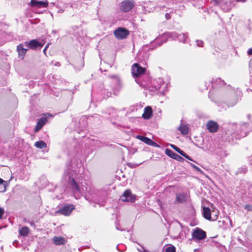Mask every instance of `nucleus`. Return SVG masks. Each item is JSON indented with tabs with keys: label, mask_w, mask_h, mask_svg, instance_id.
I'll use <instances>...</instances> for the list:
<instances>
[{
	"label": "nucleus",
	"mask_w": 252,
	"mask_h": 252,
	"mask_svg": "<svg viewBox=\"0 0 252 252\" xmlns=\"http://www.w3.org/2000/svg\"><path fill=\"white\" fill-rule=\"evenodd\" d=\"M81 165L79 159L73 158L66 163L63 174L64 180L69 184L70 189L76 199L84 195L87 190V187L83 185L82 182H80L81 180L77 173Z\"/></svg>",
	"instance_id": "obj_1"
},
{
	"label": "nucleus",
	"mask_w": 252,
	"mask_h": 252,
	"mask_svg": "<svg viewBox=\"0 0 252 252\" xmlns=\"http://www.w3.org/2000/svg\"><path fill=\"white\" fill-rule=\"evenodd\" d=\"M165 35L168 38H171L173 40H178L179 42L185 43L186 39L188 37L187 33H182L179 34L176 32H167Z\"/></svg>",
	"instance_id": "obj_2"
},
{
	"label": "nucleus",
	"mask_w": 252,
	"mask_h": 252,
	"mask_svg": "<svg viewBox=\"0 0 252 252\" xmlns=\"http://www.w3.org/2000/svg\"><path fill=\"white\" fill-rule=\"evenodd\" d=\"M134 0H125L121 3L120 10L123 12H127L131 10L135 5Z\"/></svg>",
	"instance_id": "obj_3"
},
{
	"label": "nucleus",
	"mask_w": 252,
	"mask_h": 252,
	"mask_svg": "<svg viewBox=\"0 0 252 252\" xmlns=\"http://www.w3.org/2000/svg\"><path fill=\"white\" fill-rule=\"evenodd\" d=\"M114 34L117 39H123L126 38L129 35V32L126 29L121 27L116 29L114 31Z\"/></svg>",
	"instance_id": "obj_4"
},
{
	"label": "nucleus",
	"mask_w": 252,
	"mask_h": 252,
	"mask_svg": "<svg viewBox=\"0 0 252 252\" xmlns=\"http://www.w3.org/2000/svg\"><path fill=\"white\" fill-rule=\"evenodd\" d=\"M120 199L123 202H133L135 200V196L132 194L130 190L127 189L124 191Z\"/></svg>",
	"instance_id": "obj_5"
},
{
	"label": "nucleus",
	"mask_w": 252,
	"mask_h": 252,
	"mask_svg": "<svg viewBox=\"0 0 252 252\" xmlns=\"http://www.w3.org/2000/svg\"><path fill=\"white\" fill-rule=\"evenodd\" d=\"M75 209L72 204H65L60 209L57 211L56 213H59L64 216H68Z\"/></svg>",
	"instance_id": "obj_6"
},
{
	"label": "nucleus",
	"mask_w": 252,
	"mask_h": 252,
	"mask_svg": "<svg viewBox=\"0 0 252 252\" xmlns=\"http://www.w3.org/2000/svg\"><path fill=\"white\" fill-rule=\"evenodd\" d=\"M145 72V68L140 66L138 63L133 64L132 67V73L134 77H138Z\"/></svg>",
	"instance_id": "obj_7"
},
{
	"label": "nucleus",
	"mask_w": 252,
	"mask_h": 252,
	"mask_svg": "<svg viewBox=\"0 0 252 252\" xmlns=\"http://www.w3.org/2000/svg\"><path fill=\"white\" fill-rule=\"evenodd\" d=\"M192 235L193 238L197 240H203L206 237V232L199 228H196Z\"/></svg>",
	"instance_id": "obj_8"
},
{
	"label": "nucleus",
	"mask_w": 252,
	"mask_h": 252,
	"mask_svg": "<svg viewBox=\"0 0 252 252\" xmlns=\"http://www.w3.org/2000/svg\"><path fill=\"white\" fill-rule=\"evenodd\" d=\"M24 44L25 47L31 49H35L39 47H41L43 46V44H41L36 39H32L29 42H25Z\"/></svg>",
	"instance_id": "obj_9"
},
{
	"label": "nucleus",
	"mask_w": 252,
	"mask_h": 252,
	"mask_svg": "<svg viewBox=\"0 0 252 252\" xmlns=\"http://www.w3.org/2000/svg\"><path fill=\"white\" fill-rule=\"evenodd\" d=\"M206 126H207V129L210 132H212V133L217 132L219 129L218 124L216 122H215L213 121H208L206 124Z\"/></svg>",
	"instance_id": "obj_10"
},
{
	"label": "nucleus",
	"mask_w": 252,
	"mask_h": 252,
	"mask_svg": "<svg viewBox=\"0 0 252 252\" xmlns=\"http://www.w3.org/2000/svg\"><path fill=\"white\" fill-rule=\"evenodd\" d=\"M165 154L170 158H172L173 159H176L177 161H183L184 160V159L178 155L177 154L174 153L173 151H172L171 150L169 149H166L165 150Z\"/></svg>",
	"instance_id": "obj_11"
},
{
	"label": "nucleus",
	"mask_w": 252,
	"mask_h": 252,
	"mask_svg": "<svg viewBox=\"0 0 252 252\" xmlns=\"http://www.w3.org/2000/svg\"><path fill=\"white\" fill-rule=\"evenodd\" d=\"M24 46H25L24 43L20 44L17 46V51L18 53L19 58H21V59H24L27 51L29 49L26 47V48H24Z\"/></svg>",
	"instance_id": "obj_12"
},
{
	"label": "nucleus",
	"mask_w": 252,
	"mask_h": 252,
	"mask_svg": "<svg viewBox=\"0 0 252 252\" xmlns=\"http://www.w3.org/2000/svg\"><path fill=\"white\" fill-rule=\"evenodd\" d=\"M31 5L32 6H36L38 8L47 7L48 5L47 1H36L35 0H31Z\"/></svg>",
	"instance_id": "obj_13"
},
{
	"label": "nucleus",
	"mask_w": 252,
	"mask_h": 252,
	"mask_svg": "<svg viewBox=\"0 0 252 252\" xmlns=\"http://www.w3.org/2000/svg\"><path fill=\"white\" fill-rule=\"evenodd\" d=\"M152 114L153 110L151 107L146 106L144 108V111L142 114V117L145 120H149L152 117Z\"/></svg>",
	"instance_id": "obj_14"
},
{
	"label": "nucleus",
	"mask_w": 252,
	"mask_h": 252,
	"mask_svg": "<svg viewBox=\"0 0 252 252\" xmlns=\"http://www.w3.org/2000/svg\"><path fill=\"white\" fill-rule=\"evenodd\" d=\"M47 121V118L46 117H43L40 118L37 122L36 127L34 129V131L35 132L38 131L46 123Z\"/></svg>",
	"instance_id": "obj_15"
},
{
	"label": "nucleus",
	"mask_w": 252,
	"mask_h": 252,
	"mask_svg": "<svg viewBox=\"0 0 252 252\" xmlns=\"http://www.w3.org/2000/svg\"><path fill=\"white\" fill-rule=\"evenodd\" d=\"M53 242L56 245H62L66 243V240L63 237L55 236L53 238Z\"/></svg>",
	"instance_id": "obj_16"
},
{
	"label": "nucleus",
	"mask_w": 252,
	"mask_h": 252,
	"mask_svg": "<svg viewBox=\"0 0 252 252\" xmlns=\"http://www.w3.org/2000/svg\"><path fill=\"white\" fill-rule=\"evenodd\" d=\"M203 216L206 220H211V212L209 208L206 207H203Z\"/></svg>",
	"instance_id": "obj_17"
},
{
	"label": "nucleus",
	"mask_w": 252,
	"mask_h": 252,
	"mask_svg": "<svg viewBox=\"0 0 252 252\" xmlns=\"http://www.w3.org/2000/svg\"><path fill=\"white\" fill-rule=\"evenodd\" d=\"M178 130L180 131L182 134L186 135L188 133L189 128L186 125L181 124L178 128Z\"/></svg>",
	"instance_id": "obj_18"
},
{
	"label": "nucleus",
	"mask_w": 252,
	"mask_h": 252,
	"mask_svg": "<svg viewBox=\"0 0 252 252\" xmlns=\"http://www.w3.org/2000/svg\"><path fill=\"white\" fill-rule=\"evenodd\" d=\"M248 124L247 123H244L243 125H237L236 127H239L240 128L241 131V136L243 137H245L247 135V132L246 131H243L248 126Z\"/></svg>",
	"instance_id": "obj_19"
},
{
	"label": "nucleus",
	"mask_w": 252,
	"mask_h": 252,
	"mask_svg": "<svg viewBox=\"0 0 252 252\" xmlns=\"http://www.w3.org/2000/svg\"><path fill=\"white\" fill-rule=\"evenodd\" d=\"M29 233V228L27 226H24L19 230V234L22 236H27Z\"/></svg>",
	"instance_id": "obj_20"
},
{
	"label": "nucleus",
	"mask_w": 252,
	"mask_h": 252,
	"mask_svg": "<svg viewBox=\"0 0 252 252\" xmlns=\"http://www.w3.org/2000/svg\"><path fill=\"white\" fill-rule=\"evenodd\" d=\"M186 200V196L182 193H180L176 196V201L178 203H183Z\"/></svg>",
	"instance_id": "obj_21"
},
{
	"label": "nucleus",
	"mask_w": 252,
	"mask_h": 252,
	"mask_svg": "<svg viewBox=\"0 0 252 252\" xmlns=\"http://www.w3.org/2000/svg\"><path fill=\"white\" fill-rule=\"evenodd\" d=\"M34 146L38 148L43 149L47 147V145L43 141H38L35 143Z\"/></svg>",
	"instance_id": "obj_22"
},
{
	"label": "nucleus",
	"mask_w": 252,
	"mask_h": 252,
	"mask_svg": "<svg viewBox=\"0 0 252 252\" xmlns=\"http://www.w3.org/2000/svg\"><path fill=\"white\" fill-rule=\"evenodd\" d=\"M238 101V98L237 97H235L234 98H232L230 100H229L227 102V105L228 107H233L237 103Z\"/></svg>",
	"instance_id": "obj_23"
},
{
	"label": "nucleus",
	"mask_w": 252,
	"mask_h": 252,
	"mask_svg": "<svg viewBox=\"0 0 252 252\" xmlns=\"http://www.w3.org/2000/svg\"><path fill=\"white\" fill-rule=\"evenodd\" d=\"M248 171L247 168L246 166H242L238 169L237 171L236 172V175L239 174H245L247 173Z\"/></svg>",
	"instance_id": "obj_24"
},
{
	"label": "nucleus",
	"mask_w": 252,
	"mask_h": 252,
	"mask_svg": "<svg viewBox=\"0 0 252 252\" xmlns=\"http://www.w3.org/2000/svg\"><path fill=\"white\" fill-rule=\"evenodd\" d=\"M170 147L174 149L176 151H177L179 154H180L181 155L183 153L184 151L180 149L179 148H178L177 146L173 145V144H170Z\"/></svg>",
	"instance_id": "obj_25"
},
{
	"label": "nucleus",
	"mask_w": 252,
	"mask_h": 252,
	"mask_svg": "<svg viewBox=\"0 0 252 252\" xmlns=\"http://www.w3.org/2000/svg\"><path fill=\"white\" fill-rule=\"evenodd\" d=\"M110 78L114 79L116 83H117L119 85H120V83H121L120 80L118 76L115 75H113L110 76Z\"/></svg>",
	"instance_id": "obj_26"
},
{
	"label": "nucleus",
	"mask_w": 252,
	"mask_h": 252,
	"mask_svg": "<svg viewBox=\"0 0 252 252\" xmlns=\"http://www.w3.org/2000/svg\"><path fill=\"white\" fill-rule=\"evenodd\" d=\"M165 252H176L175 247L173 246H171L166 249Z\"/></svg>",
	"instance_id": "obj_27"
},
{
	"label": "nucleus",
	"mask_w": 252,
	"mask_h": 252,
	"mask_svg": "<svg viewBox=\"0 0 252 252\" xmlns=\"http://www.w3.org/2000/svg\"><path fill=\"white\" fill-rule=\"evenodd\" d=\"M191 166L192 167V168L195 169L196 171L199 172L201 173H203V171L197 166L195 165L194 164L192 163H190Z\"/></svg>",
	"instance_id": "obj_28"
},
{
	"label": "nucleus",
	"mask_w": 252,
	"mask_h": 252,
	"mask_svg": "<svg viewBox=\"0 0 252 252\" xmlns=\"http://www.w3.org/2000/svg\"><path fill=\"white\" fill-rule=\"evenodd\" d=\"M197 46L201 47L203 46V42L202 40H197L196 41Z\"/></svg>",
	"instance_id": "obj_29"
},
{
	"label": "nucleus",
	"mask_w": 252,
	"mask_h": 252,
	"mask_svg": "<svg viewBox=\"0 0 252 252\" xmlns=\"http://www.w3.org/2000/svg\"><path fill=\"white\" fill-rule=\"evenodd\" d=\"M216 82L219 83L220 84V86H223L225 84L223 80H221L220 78H218L216 79Z\"/></svg>",
	"instance_id": "obj_30"
},
{
	"label": "nucleus",
	"mask_w": 252,
	"mask_h": 252,
	"mask_svg": "<svg viewBox=\"0 0 252 252\" xmlns=\"http://www.w3.org/2000/svg\"><path fill=\"white\" fill-rule=\"evenodd\" d=\"M245 209L248 211H252V205L247 204L245 206Z\"/></svg>",
	"instance_id": "obj_31"
},
{
	"label": "nucleus",
	"mask_w": 252,
	"mask_h": 252,
	"mask_svg": "<svg viewBox=\"0 0 252 252\" xmlns=\"http://www.w3.org/2000/svg\"><path fill=\"white\" fill-rule=\"evenodd\" d=\"M145 137H146L145 136L140 135H138L136 136V138L137 139L141 140V141H142L143 142H144Z\"/></svg>",
	"instance_id": "obj_32"
},
{
	"label": "nucleus",
	"mask_w": 252,
	"mask_h": 252,
	"mask_svg": "<svg viewBox=\"0 0 252 252\" xmlns=\"http://www.w3.org/2000/svg\"><path fill=\"white\" fill-rule=\"evenodd\" d=\"M181 155L182 156H183L184 157H185V158H186L187 159H188L189 160L192 161V159H191V158L189 155L186 154L184 152Z\"/></svg>",
	"instance_id": "obj_33"
},
{
	"label": "nucleus",
	"mask_w": 252,
	"mask_h": 252,
	"mask_svg": "<svg viewBox=\"0 0 252 252\" xmlns=\"http://www.w3.org/2000/svg\"><path fill=\"white\" fill-rule=\"evenodd\" d=\"M152 140L148 137H146L144 140V143L150 145Z\"/></svg>",
	"instance_id": "obj_34"
},
{
	"label": "nucleus",
	"mask_w": 252,
	"mask_h": 252,
	"mask_svg": "<svg viewBox=\"0 0 252 252\" xmlns=\"http://www.w3.org/2000/svg\"><path fill=\"white\" fill-rule=\"evenodd\" d=\"M116 228L118 230H120V231H124L125 230L124 229H122L121 228V226L120 225V224L119 223H116Z\"/></svg>",
	"instance_id": "obj_35"
},
{
	"label": "nucleus",
	"mask_w": 252,
	"mask_h": 252,
	"mask_svg": "<svg viewBox=\"0 0 252 252\" xmlns=\"http://www.w3.org/2000/svg\"><path fill=\"white\" fill-rule=\"evenodd\" d=\"M150 145L152 146L155 147H159V145L158 144H157V143L153 141V140L151 141Z\"/></svg>",
	"instance_id": "obj_36"
},
{
	"label": "nucleus",
	"mask_w": 252,
	"mask_h": 252,
	"mask_svg": "<svg viewBox=\"0 0 252 252\" xmlns=\"http://www.w3.org/2000/svg\"><path fill=\"white\" fill-rule=\"evenodd\" d=\"M5 189L6 188L4 183L1 184V186H0V192L5 191Z\"/></svg>",
	"instance_id": "obj_37"
},
{
	"label": "nucleus",
	"mask_w": 252,
	"mask_h": 252,
	"mask_svg": "<svg viewBox=\"0 0 252 252\" xmlns=\"http://www.w3.org/2000/svg\"><path fill=\"white\" fill-rule=\"evenodd\" d=\"M4 214V210L2 208H0V219L2 218V215Z\"/></svg>",
	"instance_id": "obj_38"
},
{
	"label": "nucleus",
	"mask_w": 252,
	"mask_h": 252,
	"mask_svg": "<svg viewBox=\"0 0 252 252\" xmlns=\"http://www.w3.org/2000/svg\"><path fill=\"white\" fill-rule=\"evenodd\" d=\"M137 250L139 252H146V251L145 250V249H144V248L143 247H140V248H137Z\"/></svg>",
	"instance_id": "obj_39"
},
{
	"label": "nucleus",
	"mask_w": 252,
	"mask_h": 252,
	"mask_svg": "<svg viewBox=\"0 0 252 252\" xmlns=\"http://www.w3.org/2000/svg\"><path fill=\"white\" fill-rule=\"evenodd\" d=\"M247 53L249 55H252V48L248 50Z\"/></svg>",
	"instance_id": "obj_40"
},
{
	"label": "nucleus",
	"mask_w": 252,
	"mask_h": 252,
	"mask_svg": "<svg viewBox=\"0 0 252 252\" xmlns=\"http://www.w3.org/2000/svg\"><path fill=\"white\" fill-rule=\"evenodd\" d=\"M4 183L5 181L0 178V186H1V184H4Z\"/></svg>",
	"instance_id": "obj_41"
},
{
	"label": "nucleus",
	"mask_w": 252,
	"mask_h": 252,
	"mask_svg": "<svg viewBox=\"0 0 252 252\" xmlns=\"http://www.w3.org/2000/svg\"><path fill=\"white\" fill-rule=\"evenodd\" d=\"M165 17L167 19H169L170 18L169 14L168 13L166 14Z\"/></svg>",
	"instance_id": "obj_42"
},
{
	"label": "nucleus",
	"mask_w": 252,
	"mask_h": 252,
	"mask_svg": "<svg viewBox=\"0 0 252 252\" xmlns=\"http://www.w3.org/2000/svg\"><path fill=\"white\" fill-rule=\"evenodd\" d=\"M48 47V45H47L45 46V47L44 48V49L43 50V52H44V53H45V51H46V49H47Z\"/></svg>",
	"instance_id": "obj_43"
},
{
	"label": "nucleus",
	"mask_w": 252,
	"mask_h": 252,
	"mask_svg": "<svg viewBox=\"0 0 252 252\" xmlns=\"http://www.w3.org/2000/svg\"><path fill=\"white\" fill-rule=\"evenodd\" d=\"M30 225L32 226H33V227H35V224L33 222H30Z\"/></svg>",
	"instance_id": "obj_44"
},
{
	"label": "nucleus",
	"mask_w": 252,
	"mask_h": 252,
	"mask_svg": "<svg viewBox=\"0 0 252 252\" xmlns=\"http://www.w3.org/2000/svg\"><path fill=\"white\" fill-rule=\"evenodd\" d=\"M218 218V216L217 215H215V217L214 219H212V220H217V219Z\"/></svg>",
	"instance_id": "obj_45"
},
{
	"label": "nucleus",
	"mask_w": 252,
	"mask_h": 252,
	"mask_svg": "<svg viewBox=\"0 0 252 252\" xmlns=\"http://www.w3.org/2000/svg\"><path fill=\"white\" fill-rule=\"evenodd\" d=\"M237 1H241V2H245L247 0H236Z\"/></svg>",
	"instance_id": "obj_46"
},
{
	"label": "nucleus",
	"mask_w": 252,
	"mask_h": 252,
	"mask_svg": "<svg viewBox=\"0 0 252 252\" xmlns=\"http://www.w3.org/2000/svg\"><path fill=\"white\" fill-rule=\"evenodd\" d=\"M156 88L157 89H160L161 88V86L159 85V86H156Z\"/></svg>",
	"instance_id": "obj_47"
},
{
	"label": "nucleus",
	"mask_w": 252,
	"mask_h": 252,
	"mask_svg": "<svg viewBox=\"0 0 252 252\" xmlns=\"http://www.w3.org/2000/svg\"><path fill=\"white\" fill-rule=\"evenodd\" d=\"M158 81H159V82L160 83H161V82H162V80L161 79H160V78H159V79H158Z\"/></svg>",
	"instance_id": "obj_48"
},
{
	"label": "nucleus",
	"mask_w": 252,
	"mask_h": 252,
	"mask_svg": "<svg viewBox=\"0 0 252 252\" xmlns=\"http://www.w3.org/2000/svg\"><path fill=\"white\" fill-rule=\"evenodd\" d=\"M162 43H163V42H161V43H160L158 44V46H160L162 45Z\"/></svg>",
	"instance_id": "obj_49"
},
{
	"label": "nucleus",
	"mask_w": 252,
	"mask_h": 252,
	"mask_svg": "<svg viewBox=\"0 0 252 252\" xmlns=\"http://www.w3.org/2000/svg\"><path fill=\"white\" fill-rule=\"evenodd\" d=\"M250 117H251V115H248V117L249 119H250Z\"/></svg>",
	"instance_id": "obj_50"
},
{
	"label": "nucleus",
	"mask_w": 252,
	"mask_h": 252,
	"mask_svg": "<svg viewBox=\"0 0 252 252\" xmlns=\"http://www.w3.org/2000/svg\"><path fill=\"white\" fill-rule=\"evenodd\" d=\"M60 64L59 63H58L57 64H56V65H59Z\"/></svg>",
	"instance_id": "obj_51"
},
{
	"label": "nucleus",
	"mask_w": 252,
	"mask_h": 252,
	"mask_svg": "<svg viewBox=\"0 0 252 252\" xmlns=\"http://www.w3.org/2000/svg\"><path fill=\"white\" fill-rule=\"evenodd\" d=\"M111 95H112L111 93V92H110V95H109V96H111Z\"/></svg>",
	"instance_id": "obj_52"
},
{
	"label": "nucleus",
	"mask_w": 252,
	"mask_h": 252,
	"mask_svg": "<svg viewBox=\"0 0 252 252\" xmlns=\"http://www.w3.org/2000/svg\"><path fill=\"white\" fill-rule=\"evenodd\" d=\"M141 164V163H139V164H137L136 166H138V165H140Z\"/></svg>",
	"instance_id": "obj_53"
}]
</instances>
